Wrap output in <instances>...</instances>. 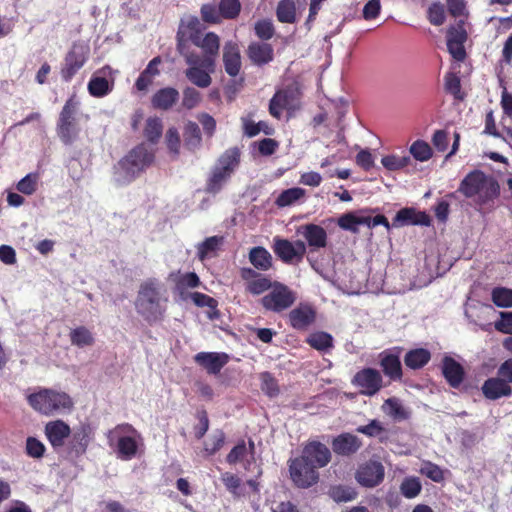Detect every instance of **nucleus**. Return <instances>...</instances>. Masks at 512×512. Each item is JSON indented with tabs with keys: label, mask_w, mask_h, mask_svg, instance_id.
<instances>
[{
	"label": "nucleus",
	"mask_w": 512,
	"mask_h": 512,
	"mask_svg": "<svg viewBox=\"0 0 512 512\" xmlns=\"http://www.w3.org/2000/svg\"><path fill=\"white\" fill-rule=\"evenodd\" d=\"M458 192L466 198H473L478 205H486L499 196L500 187L494 177L474 170L461 181Z\"/></svg>",
	"instance_id": "nucleus-1"
},
{
	"label": "nucleus",
	"mask_w": 512,
	"mask_h": 512,
	"mask_svg": "<svg viewBox=\"0 0 512 512\" xmlns=\"http://www.w3.org/2000/svg\"><path fill=\"white\" fill-rule=\"evenodd\" d=\"M27 402L33 410L45 416L65 414L74 406L68 393L49 388H42L28 395Z\"/></svg>",
	"instance_id": "nucleus-2"
},
{
	"label": "nucleus",
	"mask_w": 512,
	"mask_h": 512,
	"mask_svg": "<svg viewBox=\"0 0 512 512\" xmlns=\"http://www.w3.org/2000/svg\"><path fill=\"white\" fill-rule=\"evenodd\" d=\"M177 49L189 65L185 71L187 79L199 88L209 87L212 83L211 74L215 71L212 57H200L198 54L190 52L182 38L178 40Z\"/></svg>",
	"instance_id": "nucleus-3"
},
{
	"label": "nucleus",
	"mask_w": 512,
	"mask_h": 512,
	"mask_svg": "<svg viewBox=\"0 0 512 512\" xmlns=\"http://www.w3.org/2000/svg\"><path fill=\"white\" fill-rule=\"evenodd\" d=\"M154 159V155L144 145L133 149L114 167V179L120 184L133 181Z\"/></svg>",
	"instance_id": "nucleus-4"
},
{
	"label": "nucleus",
	"mask_w": 512,
	"mask_h": 512,
	"mask_svg": "<svg viewBox=\"0 0 512 512\" xmlns=\"http://www.w3.org/2000/svg\"><path fill=\"white\" fill-rule=\"evenodd\" d=\"M289 475L293 484L301 489H308L319 481L318 470L302 456L289 461Z\"/></svg>",
	"instance_id": "nucleus-5"
},
{
	"label": "nucleus",
	"mask_w": 512,
	"mask_h": 512,
	"mask_svg": "<svg viewBox=\"0 0 512 512\" xmlns=\"http://www.w3.org/2000/svg\"><path fill=\"white\" fill-rule=\"evenodd\" d=\"M295 301V292L280 282H274L270 291L262 297L261 304L268 311L280 313L290 308Z\"/></svg>",
	"instance_id": "nucleus-6"
},
{
	"label": "nucleus",
	"mask_w": 512,
	"mask_h": 512,
	"mask_svg": "<svg viewBox=\"0 0 512 512\" xmlns=\"http://www.w3.org/2000/svg\"><path fill=\"white\" fill-rule=\"evenodd\" d=\"M78 103L70 98L66 101L59 116L57 133L65 144L72 143L78 135L76 111Z\"/></svg>",
	"instance_id": "nucleus-7"
},
{
	"label": "nucleus",
	"mask_w": 512,
	"mask_h": 512,
	"mask_svg": "<svg viewBox=\"0 0 512 512\" xmlns=\"http://www.w3.org/2000/svg\"><path fill=\"white\" fill-rule=\"evenodd\" d=\"M136 307L147 319L155 318L160 313L159 292L154 283L147 282L141 286Z\"/></svg>",
	"instance_id": "nucleus-8"
},
{
	"label": "nucleus",
	"mask_w": 512,
	"mask_h": 512,
	"mask_svg": "<svg viewBox=\"0 0 512 512\" xmlns=\"http://www.w3.org/2000/svg\"><path fill=\"white\" fill-rule=\"evenodd\" d=\"M299 90L296 86L291 85L283 90L275 93L270 100L269 112L279 119L283 110H294L298 106Z\"/></svg>",
	"instance_id": "nucleus-9"
},
{
	"label": "nucleus",
	"mask_w": 512,
	"mask_h": 512,
	"mask_svg": "<svg viewBox=\"0 0 512 512\" xmlns=\"http://www.w3.org/2000/svg\"><path fill=\"white\" fill-rule=\"evenodd\" d=\"M273 250L284 263L291 264L303 259L306 253V245L300 240L291 242L287 239L275 238Z\"/></svg>",
	"instance_id": "nucleus-10"
},
{
	"label": "nucleus",
	"mask_w": 512,
	"mask_h": 512,
	"mask_svg": "<svg viewBox=\"0 0 512 512\" xmlns=\"http://www.w3.org/2000/svg\"><path fill=\"white\" fill-rule=\"evenodd\" d=\"M385 477V468L378 461H368L358 468L355 478L357 482L366 488H374L380 485Z\"/></svg>",
	"instance_id": "nucleus-11"
},
{
	"label": "nucleus",
	"mask_w": 512,
	"mask_h": 512,
	"mask_svg": "<svg viewBox=\"0 0 512 512\" xmlns=\"http://www.w3.org/2000/svg\"><path fill=\"white\" fill-rule=\"evenodd\" d=\"M382 376L376 369L364 368L358 371L352 383L360 388V393L366 396H373L382 388Z\"/></svg>",
	"instance_id": "nucleus-12"
},
{
	"label": "nucleus",
	"mask_w": 512,
	"mask_h": 512,
	"mask_svg": "<svg viewBox=\"0 0 512 512\" xmlns=\"http://www.w3.org/2000/svg\"><path fill=\"white\" fill-rule=\"evenodd\" d=\"M113 73L109 66L97 70L88 82L87 89L90 95L97 98L108 95L114 87Z\"/></svg>",
	"instance_id": "nucleus-13"
},
{
	"label": "nucleus",
	"mask_w": 512,
	"mask_h": 512,
	"mask_svg": "<svg viewBox=\"0 0 512 512\" xmlns=\"http://www.w3.org/2000/svg\"><path fill=\"white\" fill-rule=\"evenodd\" d=\"M88 53L89 48L87 46L81 44L73 45L66 55L65 65L61 70L62 78L65 81H69L84 66Z\"/></svg>",
	"instance_id": "nucleus-14"
},
{
	"label": "nucleus",
	"mask_w": 512,
	"mask_h": 512,
	"mask_svg": "<svg viewBox=\"0 0 512 512\" xmlns=\"http://www.w3.org/2000/svg\"><path fill=\"white\" fill-rule=\"evenodd\" d=\"M467 40V33L460 21L447 31V48L449 53L457 61H463L466 57L464 43Z\"/></svg>",
	"instance_id": "nucleus-15"
},
{
	"label": "nucleus",
	"mask_w": 512,
	"mask_h": 512,
	"mask_svg": "<svg viewBox=\"0 0 512 512\" xmlns=\"http://www.w3.org/2000/svg\"><path fill=\"white\" fill-rule=\"evenodd\" d=\"M300 456L314 465L317 470L327 466L331 461V452L329 448L319 441L308 442L304 446Z\"/></svg>",
	"instance_id": "nucleus-16"
},
{
	"label": "nucleus",
	"mask_w": 512,
	"mask_h": 512,
	"mask_svg": "<svg viewBox=\"0 0 512 512\" xmlns=\"http://www.w3.org/2000/svg\"><path fill=\"white\" fill-rule=\"evenodd\" d=\"M44 433L52 448L57 451L64 446L71 434V428L63 420L57 419L46 423Z\"/></svg>",
	"instance_id": "nucleus-17"
},
{
	"label": "nucleus",
	"mask_w": 512,
	"mask_h": 512,
	"mask_svg": "<svg viewBox=\"0 0 512 512\" xmlns=\"http://www.w3.org/2000/svg\"><path fill=\"white\" fill-rule=\"evenodd\" d=\"M441 371L444 379L451 388L458 389L466 376L464 367L450 356L442 360Z\"/></svg>",
	"instance_id": "nucleus-18"
},
{
	"label": "nucleus",
	"mask_w": 512,
	"mask_h": 512,
	"mask_svg": "<svg viewBox=\"0 0 512 512\" xmlns=\"http://www.w3.org/2000/svg\"><path fill=\"white\" fill-rule=\"evenodd\" d=\"M331 445L335 454L339 456H351L362 447V441L357 436L345 432L334 437Z\"/></svg>",
	"instance_id": "nucleus-19"
},
{
	"label": "nucleus",
	"mask_w": 512,
	"mask_h": 512,
	"mask_svg": "<svg viewBox=\"0 0 512 512\" xmlns=\"http://www.w3.org/2000/svg\"><path fill=\"white\" fill-rule=\"evenodd\" d=\"M481 390L484 397L488 400H497L512 395V387L498 377H491L485 380Z\"/></svg>",
	"instance_id": "nucleus-20"
},
{
	"label": "nucleus",
	"mask_w": 512,
	"mask_h": 512,
	"mask_svg": "<svg viewBox=\"0 0 512 512\" xmlns=\"http://www.w3.org/2000/svg\"><path fill=\"white\" fill-rule=\"evenodd\" d=\"M92 439V429L88 424L80 425L75 429L69 443V450L76 457L86 453Z\"/></svg>",
	"instance_id": "nucleus-21"
},
{
	"label": "nucleus",
	"mask_w": 512,
	"mask_h": 512,
	"mask_svg": "<svg viewBox=\"0 0 512 512\" xmlns=\"http://www.w3.org/2000/svg\"><path fill=\"white\" fill-rule=\"evenodd\" d=\"M190 40L195 46L203 50V57H212L214 61L216 60L220 47V39L217 34L209 32L204 37H201L200 34L192 33Z\"/></svg>",
	"instance_id": "nucleus-22"
},
{
	"label": "nucleus",
	"mask_w": 512,
	"mask_h": 512,
	"mask_svg": "<svg viewBox=\"0 0 512 512\" xmlns=\"http://www.w3.org/2000/svg\"><path fill=\"white\" fill-rule=\"evenodd\" d=\"M223 62L225 71L228 75L234 77L238 75L241 69V55L238 45L234 42H227L223 48Z\"/></svg>",
	"instance_id": "nucleus-23"
},
{
	"label": "nucleus",
	"mask_w": 512,
	"mask_h": 512,
	"mask_svg": "<svg viewBox=\"0 0 512 512\" xmlns=\"http://www.w3.org/2000/svg\"><path fill=\"white\" fill-rule=\"evenodd\" d=\"M316 318L314 308L308 304H301L289 313V321L295 329H305Z\"/></svg>",
	"instance_id": "nucleus-24"
},
{
	"label": "nucleus",
	"mask_w": 512,
	"mask_h": 512,
	"mask_svg": "<svg viewBox=\"0 0 512 512\" xmlns=\"http://www.w3.org/2000/svg\"><path fill=\"white\" fill-rule=\"evenodd\" d=\"M195 362L210 374H217L228 362V354H196Z\"/></svg>",
	"instance_id": "nucleus-25"
},
{
	"label": "nucleus",
	"mask_w": 512,
	"mask_h": 512,
	"mask_svg": "<svg viewBox=\"0 0 512 512\" xmlns=\"http://www.w3.org/2000/svg\"><path fill=\"white\" fill-rule=\"evenodd\" d=\"M495 313L491 305L478 304L469 307L466 310V316L471 319L473 323L480 326L484 330H488L491 327V323L488 319Z\"/></svg>",
	"instance_id": "nucleus-26"
},
{
	"label": "nucleus",
	"mask_w": 512,
	"mask_h": 512,
	"mask_svg": "<svg viewBox=\"0 0 512 512\" xmlns=\"http://www.w3.org/2000/svg\"><path fill=\"white\" fill-rule=\"evenodd\" d=\"M247 52L250 60L257 65L267 64L273 59V48L268 43L252 42Z\"/></svg>",
	"instance_id": "nucleus-27"
},
{
	"label": "nucleus",
	"mask_w": 512,
	"mask_h": 512,
	"mask_svg": "<svg viewBox=\"0 0 512 512\" xmlns=\"http://www.w3.org/2000/svg\"><path fill=\"white\" fill-rule=\"evenodd\" d=\"M302 229V235L311 248L319 249L326 246L327 234L321 226L315 224H307L303 226Z\"/></svg>",
	"instance_id": "nucleus-28"
},
{
	"label": "nucleus",
	"mask_w": 512,
	"mask_h": 512,
	"mask_svg": "<svg viewBox=\"0 0 512 512\" xmlns=\"http://www.w3.org/2000/svg\"><path fill=\"white\" fill-rule=\"evenodd\" d=\"M428 225L429 218L424 212H417L412 208H403L395 216L394 225Z\"/></svg>",
	"instance_id": "nucleus-29"
},
{
	"label": "nucleus",
	"mask_w": 512,
	"mask_h": 512,
	"mask_svg": "<svg viewBox=\"0 0 512 512\" xmlns=\"http://www.w3.org/2000/svg\"><path fill=\"white\" fill-rule=\"evenodd\" d=\"M179 92L175 88L166 87L157 91L152 97V105L157 109L167 110L178 100Z\"/></svg>",
	"instance_id": "nucleus-30"
},
{
	"label": "nucleus",
	"mask_w": 512,
	"mask_h": 512,
	"mask_svg": "<svg viewBox=\"0 0 512 512\" xmlns=\"http://www.w3.org/2000/svg\"><path fill=\"white\" fill-rule=\"evenodd\" d=\"M383 411L396 421L407 420L410 418V412L402 405L398 398L391 397L384 401Z\"/></svg>",
	"instance_id": "nucleus-31"
},
{
	"label": "nucleus",
	"mask_w": 512,
	"mask_h": 512,
	"mask_svg": "<svg viewBox=\"0 0 512 512\" xmlns=\"http://www.w3.org/2000/svg\"><path fill=\"white\" fill-rule=\"evenodd\" d=\"M138 451V444L132 436H120L117 440L116 452L118 458L122 460H131Z\"/></svg>",
	"instance_id": "nucleus-32"
},
{
	"label": "nucleus",
	"mask_w": 512,
	"mask_h": 512,
	"mask_svg": "<svg viewBox=\"0 0 512 512\" xmlns=\"http://www.w3.org/2000/svg\"><path fill=\"white\" fill-rule=\"evenodd\" d=\"M249 261L258 270L267 271L272 266V256L263 247H254L249 252Z\"/></svg>",
	"instance_id": "nucleus-33"
},
{
	"label": "nucleus",
	"mask_w": 512,
	"mask_h": 512,
	"mask_svg": "<svg viewBox=\"0 0 512 512\" xmlns=\"http://www.w3.org/2000/svg\"><path fill=\"white\" fill-rule=\"evenodd\" d=\"M383 372L391 380H400L402 377V366L397 354H386L381 360Z\"/></svg>",
	"instance_id": "nucleus-34"
},
{
	"label": "nucleus",
	"mask_w": 512,
	"mask_h": 512,
	"mask_svg": "<svg viewBox=\"0 0 512 512\" xmlns=\"http://www.w3.org/2000/svg\"><path fill=\"white\" fill-rule=\"evenodd\" d=\"M239 157L240 152L237 148L228 149L221 155L215 167L231 176L235 168L238 166Z\"/></svg>",
	"instance_id": "nucleus-35"
},
{
	"label": "nucleus",
	"mask_w": 512,
	"mask_h": 512,
	"mask_svg": "<svg viewBox=\"0 0 512 512\" xmlns=\"http://www.w3.org/2000/svg\"><path fill=\"white\" fill-rule=\"evenodd\" d=\"M223 243V237L212 236L197 246V254L201 261L213 256Z\"/></svg>",
	"instance_id": "nucleus-36"
},
{
	"label": "nucleus",
	"mask_w": 512,
	"mask_h": 512,
	"mask_svg": "<svg viewBox=\"0 0 512 512\" xmlns=\"http://www.w3.org/2000/svg\"><path fill=\"white\" fill-rule=\"evenodd\" d=\"M278 21L282 23H294L296 21V6L293 0H281L276 9Z\"/></svg>",
	"instance_id": "nucleus-37"
},
{
	"label": "nucleus",
	"mask_w": 512,
	"mask_h": 512,
	"mask_svg": "<svg viewBox=\"0 0 512 512\" xmlns=\"http://www.w3.org/2000/svg\"><path fill=\"white\" fill-rule=\"evenodd\" d=\"M411 156L420 162H426L431 159L433 155L432 148L430 145L423 140H416L409 148Z\"/></svg>",
	"instance_id": "nucleus-38"
},
{
	"label": "nucleus",
	"mask_w": 512,
	"mask_h": 512,
	"mask_svg": "<svg viewBox=\"0 0 512 512\" xmlns=\"http://www.w3.org/2000/svg\"><path fill=\"white\" fill-rule=\"evenodd\" d=\"M382 165L389 171H397L407 167L411 163L409 155H386L381 159Z\"/></svg>",
	"instance_id": "nucleus-39"
},
{
	"label": "nucleus",
	"mask_w": 512,
	"mask_h": 512,
	"mask_svg": "<svg viewBox=\"0 0 512 512\" xmlns=\"http://www.w3.org/2000/svg\"><path fill=\"white\" fill-rule=\"evenodd\" d=\"M225 438V433L222 430H216L215 433L204 442V456L209 457L217 453L223 447Z\"/></svg>",
	"instance_id": "nucleus-40"
},
{
	"label": "nucleus",
	"mask_w": 512,
	"mask_h": 512,
	"mask_svg": "<svg viewBox=\"0 0 512 512\" xmlns=\"http://www.w3.org/2000/svg\"><path fill=\"white\" fill-rule=\"evenodd\" d=\"M329 496L335 502H348L357 497V492L354 488L345 485H335L329 489Z\"/></svg>",
	"instance_id": "nucleus-41"
},
{
	"label": "nucleus",
	"mask_w": 512,
	"mask_h": 512,
	"mask_svg": "<svg viewBox=\"0 0 512 512\" xmlns=\"http://www.w3.org/2000/svg\"><path fill=\"white\" fill-rule=\"evenodd\" d=\"M305 196V190L299 187L289 188L281 192L276 199V204L279 207H285L292 205L296 201L300 200Z\"/></svg>",
	"instance_id": "nucleus-42"
},
{
	"label": "nucleus",
	"mask_w": 512,
	"mask_h": 512,
	"mask_svg": "<svg viewBox=\"0 0 512 512\" xmlns=\"http://www.w3.org/2000/svg\"><path fill=\"white\" fill-rule=\"evenodd\" d=\"M422 490V485L417 477H406L400 485L401 494L407 499L417 497Z\"/></svg>",
	"instance_id": "nucleus-43"
},
{
	"label": "nucleus",
	"mask_w": 512,
	"mask_h": 512,
	"mask_svg": "<svg viewBox=\"0 0 512 512\" xmlns=\"http://www.w3.org/2000/svg\"><path fill=\"white\" fill-rule=\"evenodd\" d=\"M71 342L79 348H84L93 343L92 333L83 326L77 327L70 332Z\"/></svg>",
	"instance_id": "nucleus-44"
},
{
	"label": "nucleus",
	"mask_w": 512,
	"mask_h": 512,
	"mask_svg": "<svg viewBox=\"0 0 512 512\" xmlns=\"http://www.w3.org/2000/svg\"><path fill=\"white\" fill-rule=\"evenodd\" d=\"M368 221L369 217H358L353 213H347L339 218L338 225L344 230L356 232L359 225H365Z\"/></svg>",
	"instance_id": "nucleus-45"
},
{
	"label": "nucleus",
	"mask_w": 512,
	"mask_h": 512,
	"mask_svg": "<svg viewBox=\"0 0 512 512\" xmlns=\"http://www.w3.org/2000/svg\"><path fill=\"white\" fill-rule=\"evenodd\" d=\"M310 346L315 350H325L332 347V336L326 332L319 331L309 335L307 339Z\"/></svg>",
	"instance_id": "nucleus-46"
},
{
	"label": "nucleus",
	"mask_w": 512,
	"mask_h": 512,
	"mask_svg": "<svg viewBox=\"0 0 512 512\" xmlns=\"http://www.w3.org/2000/svg\"><path fill=\"white\" fill-rule=\"evenodd\" d=\"M261 390L265 395L270 398L276 397L280 393V388L277 380L269 372H263L260 374Z\"/></svg>",
	"instance_id": "nucleus-47"
},
{
	"label": "nucleus",
	"mask_w": 512,
	"mask_h": 512,
	"mask_svg": "<svg viewBox=\"0 0 512 512\" xmlns=\"http://www.w3.org/2000/svg\"><path fill=\"white\" fill-rule=\"evenodd\" d=\"M274 282H272L269 278L265 276H259L256 279H252L246 284V291L252 295H260L265 291H270Z\"/></svg>",
	"instance_id": "nucleus-48"
},
{
	"label": "nucleus",
	"mask_w": 512,
	"mask_h": 512,
	"mask_svg": "<svg viewBox=\"0 0 512 512\" xmlns=\"http://www.w3.org/2000/svg\"><path fill=\"white\" fill-rule=\"evenodd\" d=\"M229 178L230 176L226 172L215 167L207 182L206 190L210 193L219 192Z\"/></svg>",
	"instance_id": "nucleus-49"
},
{
	"label": "nucleus",
	"mask_w": 512,
	"mask_h": 512,
	"mask_svg": "<svg viewBox=\"0 0 512 512\" xmlns=\"http://www.w3.org/2000/svg\"><path fill=\"white\" fill-rule=\"evenodd\" d=\"M492 301L498 307H512V290L504 287L494 288Z\"/></svg>",
	"instance_id": "nucleus-50"
},
{
	"label": "nucleus",
	"mask_w": 512,
	"mask_h": 512,
	"mask_svg": "<svg viewBox=\"0 0 512 512\" xmlns=\"http://www.w3.org/2000/svg\"><path fill=\"white\" fill-rule=\"evenodd\" d=\"M163 125L159 118L153 117L146 121L145 136L151 142H157L162 135Z\"/></svg>",
	"instance_id": "nucleus-51"
},
{
	"label": "nucleus",
	"mask_w": 512,
	"mask_h": 512,
	"mask_svg": "<svg viewBox=\"0 0 512 512\" xmlns=\"http://www.w3.org/2000/svg\"><path fill=\"white\" fill-rule=\"evenodd\" d=\"M248 455V449L245 440L241 439L238 443L231 449V451L226 456V462L229 465H235L241 461H243Z\"/></svg>",
	"instance_id": "nucleus-52"
},
{
	"label": "nucleus",
	"mask_w": 512,
	"mask_h": 512,
	"mask_svg": "<svg viewBox=\"0 0 512 512\" xmlns=\"http://www.w3.org/2000/svg\"><path fill=\"white\" fill-rule=\"evenodd\" d=\"M219 10L222 18L234 19L240 13L241 4L239 0H221Z\"/></svg>",
	"instance_id": "nucleus-53"
},
{
	"label": "nucleus",
	"mask_w": 512,
	"mask_h": 512,
	"mask_svg": "<svg viewBox=\"0 0 512 512\" xmlns=\"http://www.w3.org/2000/svg\"><path fill=\"white\" fill-rule=\"evenodd\" d=\"M202 20L210 24H219L222 20L219 7L213 3H207L201 7Z\"/></svg>",
	"instance_id": "nucleus-54"
},
{
	"label": "nucleus",
	"mask_w": 512,
	"mask_h": 512,
	"mask_svg": "<svg viewBox=\"0 0 512 512\" xmlns=\"http://www.w3.org/2000/svg\"><path fill=\"white\" fill-rule=\"evenodd\" d=\"M185 143L190 149L197 148L201 143V134L196 123L189 122L185 129Z\"/></svg>",
	"instance_id": "nucleus-55"
},
{
	"label": "nucleus",
	"mask_w": 512,
	"mask_h": 512,
	"mask_svg": "<svg viewBox=\"0 0 512 512\" xmlns=\"http://www.w3.org/2000/svg\"><path fill=\"white\" fill-rule=\"evenodd\" d=\"M45 451V445L37 438L30 436L26 439L25 452L29 457L40 459L44 456Z\"/></svg>",
	"instance_id": "nucleus-56"
},
{
	"label": "nucleus",
	"mask_w": 512,
	"mask_h": 512,
	"mask_svg": "<svg viewBox=\"0 0 512 512\" xmlns=\"http://www.w3.org/2000/svg\"><path fill=\"white\" fill-rule=\"evenodd\" d=\"M195 416L198 419V424L194 426V435L196 439L200 440L209 430L210 421L205 409L198 410Z\"/></svg>",
	"instance_id": "nucleus-57"
},
{
	"label": "nucleus",
	"mask_w": 512,
	"mask_h": 512,
	"mask_svg": "<svg viewBox=\"0 0 512 512\" xmlns=\"http://www.w3.org/2000/svg\"><path fill=\"white\" fill-rule=\"evenodd\" d=\"M201 28L200 20L195 16H187L181 20L179 34L187 35L190 39V35L199 34Z\"/></svg>",
	"instance_id": "nucleus-58"
},
{
	"label": "nucleus",
	"mask_w": 512,
	"mask_h": 512,
	"mask_svg": "<svg viewBox=\"0 0 512 512\" xmlns=\"http://www.w3.org/2000/svg\"><path fill=\"white\" fill-rule=\"evenodd\" d=\"M221 481L225 488L233 495L239 496V489L241 487V479L231 472H225L221 474Z\"/></svg>",
	"instance_id": "nucleus-59"
},
{
	"label": "nucleus",
	"mask_w": 512,
	"mask_h": 512,
	"mask_svg": "<svg viewBox=\"0 0 512 512\" xmlns=\"http://www.w3.org/2000/svg\"><path fill=\"white\" fill-rule=\"evenodd\" d=\"M255 34L262 40H269L274 35V25L271 20H259L254 26Z\"/></svg>",
	"instance_id": "nucleus-60"
},
{
	"label": "nucleus",
	"mask_w": 512,
	"mask_h": 512,
	"mask_svg": "<svg viewBox=\"0 0 512 512\" xmlns=\"http://www.w3.org/2000/svg\"><path fill=\"white\" fill-rule=\"evenodd\" d=\"M445 8L440 3L432 4L428 9V20L432 25L440 26L445 22Z\"/></svg>",
	"instance_id": "nucleus-61"
},
{
	"label": "nucleus",
	"mask_w": 512,
	"mask_h": 512,
	"mask_svg": "<svg viewBox=\"0 0 512 512\" xmlns=\"http://www.w3.org/2000/svg\"><path fill=\"white\" fill-rule=\"evenodd\" d=\"M37 181H38L37 174H33V173L27 174L24 178H22L18 182L17 189L19 192H21L23 194L31 195L36 190Z\"/></svg>",
	"instance_id": "nucleus-62"
},
{
	"label": "nucleus",
	"mask_w": 512,
	"mask_h": 512,
	"mask_svg": "<svg viewBox=\"0 0 512 512\" xmlns=\"http://www.w3.org/2000/svg\"><path fill=\"white\" fill-rule=\"evenodd\" d=\"M192 302L199 307H208L216 314L217 301L203 293L193 292L190 294Z\"/></svg>",
	"instance_id": "nucleus-63"
},
{
	"label": "nucleus",
	"mask_w": 512,
	"mask_h": 512,
	"mask_svg": "<svg viewBox=\"0 0 512 512\" xmlns=\"http://www.w3.org/2000/svg\"><path fill=\"white\" fill-rule=\"evenodd\" d=\"M421 473L425 475L427 478L431 479L434 482H442L444 480V472L437 465L432 462H427L421 469Z\"/></svg>",
	"instance_id": "nucleus-64"
}]
</instances>
